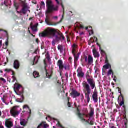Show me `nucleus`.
I'll use <instances>...</instances> for the list:
<instances>
[{
    "label": "nucleus",
    "mask_w": 128,
    "mask_h": 128,
    "mask_svg": "<svg viewBox=\"0 0 128 128\" xmlns=\"http://www.w3.org/2000/svg\"><path fill=\"white\" fill-rule=\"evenodd\" d=\"M86 78L88 84L86 82H84V83L83 84V86L87 102L88 104L90 102V96L92 92V90H94V88L96 89V82H94V79L90 78V72H88L86 74Z\"/></svg>",
    "instance_id": "obj_1"
},
{
    "label": "nucleus",
    "mask_w": 128,
    "mask_h": 128,
    "mask_svg": "<svg viewBox=\"0 0 128 128\" xmlns=\"http://www.w3.org/2000/svg\"><path fill=\"white\" fill-rule=\"evenodd\" d=\"M58 31L54 28H48L46 30L40 33L39 36L40 38H46L48 36H56V34Z\"/></svg>",
    "instance_id": "obj_2"
},
{
    "label": "nucleus",
    "mask_w": 128,
    "mask_h": 128,
    "mask_svg": "<svg viewBox=\"0 0 128 128\" xmlns=\"http://www.w3.org/2000/svg\"><path fill=\"white\" fill-rule=\"evenodd\" d=\"M77 113L76 114L78 116L79 118L82 122V120H86V119L84 118V116H86V118H92L94 116V110L93 108L90 109V113L88 114H82L80 113V110L78 108H77Z\"/></svg>",
    "instance_id": "obj_3"
},
{
    "label": "nucleus",
    "mask_w": 128,
    "mask_h": 128,
    "mask_svg": "<svg viewBox=\"0 0 128 128\" xmlns=\"http://www.w3.org/2000/svg\"><path fill=\"white\" fill-rule=\"evenodd\" d=\"M46 4L47 6V14H50L53 12H58V6H56L54 7L52 4V1L51 0H47Z\"/></svg>",
    "instance_id": "obj_4"
},
{
    "label": "nucleus",
    "mask_w": 128,
    "mask_h": 128,
    "mask_svg": "<svg viewBox=\"0 0 128 128\" xmlns=\"http://www.w3.org/2000/svg\"><path fill=\"white\" fill-rule=\"evenodd\" d=\"M21 2V4L22 6V12L23 14H28V12H30V7H28V5L26 3V1H22V0H20Z\"/></svg>",
    "instance_id": "obj_5"
},
{
    "label": "nucleus",
    "mask_w": 128,
    "mask_h": 128,
    "mask_svg": "<svg viewBox=\"0 0 128 128\" xmlns=\"http://www.w3.org/2000/svg\"><path fill=\"white\" fill-rule=\"evenodd\" d=\"M61 6L63 8V15L62 16V18L60 20V21L58 22V23H55L54 24H52V23L50 22V18H48V17L47 16L45 20V22H46V24H48V26H56V24H60V22H62V20H64V4H61Z\"/></svg>",
    "instance_id": "obj_6"
},
{
    "label": "nucleus",
    "mask_w": 128,
    "mask_h": 128,
    "mask_svg": "<svg viewBox=\"0 0 128 128\" xmlns=\"http://www.w3.org/2000/svg\"><path fill=\"white\" fill-rule=\"evenodd\" d=\"M120 95L119 96V98L118 100H120V98H121V102L120 104V106H123V108L124 110V112H125V114L126 113V106L124 105V95L122 94V91H120Z\"/></svg>",
    "instance_id": "obj_7"
},
{
    "label": "nucleus",
    "mask_w": 128,
    "mask_h": 128,
    "mask_svg": "<svg viewBox=\"0 0 128 128\" xmlns=\"http://www.w3.org/2000/svg\"><path fill=\"white\" fill-rule=\"evenodd\" d=\"M10 112L12 116H14V118H16V116H18V114H20V112H18V111L16 109V106H14V107H13L11 109Z\"/></svg>",
    "instance_id": "obj_8"
},
{
    "label": "nucleus",
    "mask_w": 128,
    "mask_h": 128,
    "mask_svg": "<svg viewBox=\"0 0 128 128\" xmlns=\"http://www.w3.org/2000/svg\"><path fill=\"white\" fill-rule=\"evenodd\" d=\"M0 32H5V36L7 38V40L5 42V44L6 46V48H3L4 50H6L8 46V40H10V38L8 36V31L4 30L2 29H0Z\"/></svg>",
    "instance_id": "obj_9"
},
{
    "label": "nucleus",
    "mask_w": 128,
    "mask_h": 128,
    "mask_svg": "<svg viewBox=\"0 0 128 128\" xmlns=\"http://www.w3.org/2000/svg\"><path fill=\"white\" fill-rule=\"evenodd\" d=\"M84 58L86 62H88V64H92L94 62V58L90 55L88 56H88H84Z\"/></svg>",
    "instance_id": "obj_10"
},
{
    "label": "nucleus",
    "mask_w": 128,
    "mask_h": 128,
    "mask_svg": "<svg viewBox=\"0 0 128 128\" xmlns=\"http://www.w3.org/2000/svg\"><path fill=\"white\" fill-rule=\"evenodd\" d=\"M70 96H71L72 98H76L80 96V93H79L76 90L72 89Z\"/></svg>",
    "instance_id": "obj_11"
},
{
    "label": "nucleus",
    "mask_w": 128,
    "mask_h": 128,
    "mask_svg": "<svg viewBox=\"0 0 128 128\" xmlns=\"http://www.w3.org/2000/svg\"><path fill=\"white\" fill-rule=\"evenodd\" d=\"M98 92H96V90H94L92 94V98L94 102L96 103L98 102Z\"/></svg>",
    "instance_id": "obj_12"
},
{
    "label": "nucleus",
    "mask_w": 128,
    "mask_h": 128,
    "mask_svg": "<svg viewBox=\"0 0 128 128\" xmlns=\"http://www.w3.org/2000/svg\"><path fill=\"white\" fill-rule=\"evenodd\" d=\"M5 126L7 128H12L14 126V122L10 120H6L5 122Z\"/></svg>",
    "instance_id": "obj_13"
},
{
    "label": "nucleus",
    "mask_w": 128,
    "mask_h": 128,
    "mask_svg": "<svg viewBox=\"0 0 128 128\" xmlns=\"http://www.w3.org/2000/svg\"><path fill=\"white\" fill-rule=\"evenodd\" d=\"M28 120L25 119H20V124L21 126H26L28 125Z\"/></svg>",
    "instance_id": "obj_14"
},
{
    "label": "nucleus",
    "mask_w": 128,
    "mask_h": 128,
    "mask_svg": "<svg viewBox=\"0 0 128 128\" xmlns=\"http://www.w3.org/2000/svg\"><path fill=\"white\" fill-rule=\"evenodd\" d=\"M14 68L16 70H18L20 68V61L18 60H15L14 64Z\"/></svg>",
    "instance_id": "obj_15"
},
{
    "label": "nucleus",
    "mask_w": 128,
    "mask_h": 128,
    "mask_svg": "<svg viewBox=\"0 0 128 128\" xmlns=\"http://www.w3.org/2000/svg\"><path fill=\"white\" fill-rule=\"evenodd\" d=\"M49 126H50L46 124V122H42L40 124L37 128H48Z\"/></svg>",
    "instance_id": "obj_16"
},
{
    "label": "nucleus",
    "mask_w": 128,
    "mask_h": 128,
    "mask_svg": "<svg viewBox=\"0 0 128 128\" xmlns=\"http://www.w3.org/2000/svg\"><path fill=\"white\" fill-rule=\"evenodd\" d=\"M76 48H78V46L76 44H74L72 46V54L74 56L76 54Z\"/></svg>",
    "instance_id": "obj_17"
},
{
    "label": "nucleus",
    "mask_w": 128,
    "mask_h": 128,
    "mask_svg": "<svg viewBox=\"0 0 128 128\" xmlns=\"http://www.w3.org/2000/svg\"><path fill=\"white\" fill-rule=\"evenodd\" d=\"M93 55L95 58H100V53L96 49L93 50Z\"/></svg>",
    "instance_id": "obj_18"
},
{
    "label": "nucleus",
    "mask_w": 128,
    "mask_h": 128,
    "mask_svg": "<svg viewBox=\"0 0 128 128\" xmlns=\"http://www.w3.org/2000/svg\"><path fill=\"white\" fill-rule=\"evenodd\" d=\"M78 72V78H82L83 76H84V73L82 70H80V72H78V70H77Z\"/></svg>",
    "instance_id": "obj_19"
},
{
    "label": "nucleus",
    "mask_w": 128,
    "mask_h": 128,
    "mask_svg": "<svg viewBox=\"0 0 128 128\" xmlns=\"http://www.w3.org/2000/svg\"><path fill=\"white\" fill-rule=\"evenodd\" d=\"M32 24H31V28L33 32H38V26H32Z\"/></svg>",
    "instance_id": "obj_20"
},
{
    "label": "nucleus",
    "mask_w": 128,
    "mask_h": 128,
    "mask_svg": "<svg viewBox=\"0 0 128 128\" xmlns=\"http://www.w3.org/2000/svg\"><path fill=\"white\" fill-rule=\"evenodd\" d=\"M104 68H106V70H108V68H112V66L110 64L107 63L106 65L104 66Z\"/></svg>",
    "instance_id": "obj_21"
},
{
    "label": "nucleus",
    "mask_w": 128,
    "mask_h": 128,
    "mask_svg": "<svg viewBox=\"0 0 128 128\" xmlns=\"http://www.w3.org/2000/svg\"><path fill=\"white\" fill-rule=\"evenodd\" d=\"M57 34L58 36L60 38V40L62 39L63 40H64V34L61 32H58Z\"/></svg>",
    "instance_id": "obj_22"
},
{
    "label": "nucleus",
    "mask_w": 128,
    "mask_h": 128,
    "mask_svg": "<svg viewBox=\"0 0 128 128\" xmlns=\"http://www.w3.org/2000/svg\"><path fill=\"white\" fill-rule=\"evenodd\" d=\"M58 50L60 51L61 54L64 52V47L62 45H58Z\"/></svg>",
    "instance_id": "obj_23"
},
{
    "label": "nucleus",
    "mask_w": 128,
    "mask_h": 128,
    "mask_svg": "<svg viewBox=\"0 0 128 128\" xmlns=\"http://www.w3.org/2000/svg\"><path fill=\"white\" fill-rule=\"evenodd\" d=\"M28 108V110H29V114L30 116V114H32V110H30V106H28V105H24V106H23V108L24 110V108Z\"/></svg>",
    "instance_id": "obj_24"
},
{
    "label": "nucleus",
    "mask_w": 128,
    "mask_h": 128,
    "mask_svg": "<svg viewBox=\"0 0 128 128\" xmlns=\"http://www.w3.org/2000/svg\"><path fill=\"white\" fill-rule=\"evenodd\" d=\"M14 6L16 10H18V8H20V4H18V3L14 2Z\"/></svg>",
    "instance_id": "obj_25"
},
{
    "label": "nucleus",
    "mask_w": 128,
    "mask_h": 128,
    "mask_svg": "<svg viewBox=\"0 0 128 128\" xmlns=\"http://www.w3.org/2000/svg\"><path fill=\"white\" fill-rule=\"evenodd\" d=\"M114 74V71H112V68H110V70H109V71L108 72V74H107V76H112Z\"/></svg>",
    "instance_id": "obj_26"
},
{
    "label": "nucleus",
    "mask_w": 128,
    "mask_h": 128,
    "mask_svg": "<svg viewBox=\"0 0 128 128\" xmlns=\"http://www.w3.org/2000/svg\"><path fill=\"white\" fill-rule=\"evenodd\" d=\"M34 78H38V76H40V74L37 72H34Z\"/></svg>",
    "instance_id": "obj_27"
},
{
    "label": "nucleus",
    "mask_w": 128,
    "mask_h": 128,
    "mask_svg": "<svg viewBox=\"0 0 128 128\" xmlns=\"http://www.w3.org/2000/svg\"><path fill=\"white\" fill-rule=\"evenodd\" d=\"M21 86H22L16 84H15V86H14V88L16 90H20V88Z\"/></svg>",
    "instance_id": "obj_28"
},
{
    "label": "nucleus",
    "mask_w": 128,
    "mask_h": 128,
    "mask_svg": "<svg viewBox=\"0 0 128 128\" xmlns=\"http://www.w3.org/2000/svg\"><path fill=\"white\" fill-rule=\"evenodd\" d=\"M46 70V76L48 78H51L52 76V75H50V74L48 72V70H46V68H45Z\"/></svg>",
    "instance_id": "obj_29"
},
{
    "label": "nucleus",
    "mask_w": 128,
    "mask_h": 128,
    "mask_svg": "<svg viewBox=\"0 0 128 128\" xmlns=\"http://www.w3.org/2000/svg\"><path fill=\"white\" fill-rule=\"evenodd\" d=\"M74 62H76L78 60V58L80 57H78V56H76V54H74Z\"/></svg>",
    "instance_id": "obj_30"
},
{
    "label": "nucleus",
    "mask_w": 128,
    "mask_h": 128,
    "mask_svg": "<svg viewBox=\"0 0 128 128\" xmlns=\"http://www.w3.org/2000/svg\"><path fill=\"white\" fill-rule=\"evenodd\" d=\"M40 8H46V4H44V2H42L41 4H40Z\"/></svg>",
    "instance_id": "obj_31"
},
{
    "label": "nucleus",
    "mask_w": 128,
    "mask_h": 128,
    "mask_svg": "<svg viewBox=\"0 0 128 128\" xmlns=\"http://www.w3.org/2000/svg\"><path fill=\"white\" fill-rule=\"evenodd\" d=\"M62 64H64V62H62V60H58V66H62Z\"/></svg>",
    "instance_id": "obj_32"
},
{
    "label": "nucleus",
    "mask_w": 128,
    "mask_h": 128,
    "mask_svg": "<svg viewBox=\"0 0 128 128\" xmlns=\"http://www.w3.org/2000/svg\"><path fill=\"white\" fill-rule=\"evenodd\" d=\"M64 64H62L59 66L60 70H64Z\"/></svg>",
    "instance_id": "obj_33"
},
{
    "label": "nucleus",
    "mask_w": 128,
    "mask_h": 128,
    "mask_svg": "<svg viewBox=\"0 0 128 128\" xmlns=\"http://www.w3.org/2000/svg\"><path fill=\"white\" fill-rule=\"evenodd\" d=\"M124 120H125V122H124V125L126 126V128H128V118H126V117H124Z\"/></svg>",
    "instance_id": "obj_34"
},
{
    "label": "nucleus",
    "mask_w": 128,
    "mask_h": 128,
    "mask_svg": "<svg viewBox=\"0 0 128 128\" xmlns=\"http://www.w3.org/2000/svg\"><path fill=\"white\" fill-rule=\"evenodd\" d=\"M56 126L58 128H64V126H62V125L60 124V121H58V123L56 124Z\"/></svg>",
    "instance_id": "obj_35"
},
{
    "label": "nucleus",
    "mask_w": 128,
    "mask_h": 128,
    "mask_svg": "<svg viewBox=\"0 0 128 128\" xmlns=\"http://www.w3.org/2000/svg\"><path fill=\"white\" fill-rule=\"evenodd\" d=\"M112 78H113V80H114V82H116V76L114 75V74H112Z\"/></svg>",
    "instance_id": "obj_36"
},
{
    "label": "nucleus",
    "mask_w": 128,
    "mask_h": 128,
    "mask_svg": "<svg viewBox=\"0 0 128 128\" xmlns=\"http://www.w3.org/2000/svg\"><path fill=\"white\" fill-rule=\"evenodd\" d=\"M100 50L102 54H104L106 56H108V54H106V52H104V50H102V48H101V50Z\"/></svg>",
    "instance_id": "obj_37"
},
{
    "label": "nucleus",
    "mask_w": 128,
    "mask_h": 128,
    "mask_svg": "<svg viewBox=\"0 0 128 128\" xmlns=\"http://www.w3.org/2000/svg\"><path fill=\"white\" fill-rule=\"evenodd\" d=\"M68 108H72V104H70V98H68Z\"/></svg>",
    "instance_id": "obj_38"
},
{
    "label": "nucleus",
    "mask_w": 128,
    "mask_h": 128,
    "mask_svg": "<svg viewBox=\"0 0 128 128\" xmlns=\"http://www.w3.org/2000/svg\"><path fill=\"white\" fill-rule=\"evenodd\" d=\"M56 42H60L61 40L60 38L58 36H56Z\"/></svg>",
    "instance_id": "obj_39"
},
{
    "label": "nucleus",
    "mask_w": 128,
    "mask_h": 128,
    "mask_svg": "<svg viewBox=\"0 0 128 128\" xmlns=\"http://www.w3.org/2000/svg\"><path fill=\"white\" fill-rule=\"evenodd\" d=\"M4 72H12V69H6Z\"/></svg>",
    "instance_id": "obj_40"
},
{
    "label": "nucleus",
    "mask_w": 128,
    "mask_h": 128,
    "mask_svg": "<svg viewBox=\"0 0 128 128\" xmlns=\"http://www.w3.org/2000/svg\"><path fill=\"white\" fill-rule=\"evenodd\" d=\"M0 80H2V82H3L4 84H6V79L4 78H0Z\"/></svg>",
    "instance_id": "obj_41"
},
{
    "label": "nucleus",
    "mask_w": 128,
    "mask_h": 128,
    "mask_svg": "<svg viewBox=\"0 0 128 128\" xmlns=\"http://www.w3.org/2000/svg\"><path fill=\"white\" fill-rule=\"evenodd\" d=\"M105 58H106V64H108V56H106Z\"/></svg>",
    "instance_id": "obj_42"
},
{
    "label": "nucleus",
    "mask_w": 128,
    "mask_h": 128,
    "mask_svg": "<svg viewBox=\"0 0 128 128\" xmlns=\"http://www.w3.org/2000/svg\"><path fill=\"white\" fill-rule=\"evenodd\" d=\"M46 59L48 60V62H50V55L46 56Z\"/></svg>",
    "instance_id": "obj_43"
},
{
    "label": "nucleus",
    "mask_w": 128,
    "mask_h": 128,
    "mask_svg": "<svg viewBox=\"0 0 128 128\" xmlns=\"http://www.w3.org/2000/svg\"><path fill=\"white\" fill-rule=\"evenodd\" d=\"M89 124H90V126H94V121L91 120L90 122H89Z\"/></svg>",
    "instance_id": "obj_44"
},
{
    "label": "nucleus",
    "mask_w": 128,
    "mask_h": 128,
    "mask_svg": "<svg viewBox=\"0 0 128 128\" xmlns=\"http://www.w3.org/2000/svg\"><path fill=\"white\" fill-rule=\"evenodd\" d=\"M2 101L3 102H4V104H6V106L8 105V104H6V100H4V98H2Z\"/></svg>",
    "instance_id": "obj_45"
},
{
    "label": "nucleus",
    "mask_w": 128,
    "mask_h": 128,
    "mask_svg": "<svg viewBox=\"0 0 128 128\" xmlns=\"http://www.w3.org/2000/svg\"><path fill=\"white\" fill-rule=\"evenodd\" d=\"M12 78L13 79V82H16V78L15 76H12Z\"/></svg>",
    "instance_id": "obj_46"
},
{
    "label": "nucleus",
    "mask_w": 128,
    "mask_h": 128,
    "mask_svg": "<svg viewBox=\"0 0 128 128\" xmlns=\"http://www.w3.org/2000/svg\"><path fill=\"white\" fill-rule=\"evenodd\" d=\"M64 68H65L66 70H69L68 67L66 66H64Z\"/></svg>",
    "instance_id": "obj_47"
},
{
    "label": "nucleus",
    "mask_w": 128,
    "mask_h": 128,
    "mask_svg": "<svg viewBox=\"0 0 128 128\" xmlns=\"http://www.w3.org/2000/svg\"><path fill=\"white\" fill-rule=\"evenodd\" d=\"M79 28H84V26L82 24H80Z\"/></svg>",
    "instance_id": "obj_48"
},
{
    "label": "nucleus",
    "mask_w": 128,
    "mask_h": 128,
    "mask_svg": "<svg viewBox=\"0 0 128 128\" xmlns=\"http://www.w3.org/2000/svg\"><path fill=\"white\" fill-rule=\"evenodd\" d=\"M82 122H88V124L90 123V119H88V120H82Z\"/></svg>",
    "instance_id": "obj_49"
},
{
    "label": "nucleus",
    "mask_w": 128,
    "mask_h": 128,
    "mask_svg": "<svg viewBox=\"0 0 128 128\" xmlns=\"http://www.w3.org/2000/svg\"><path fill=\"white\" fill-rule=\"evenodd\" d=\"M52 45L53 46H56V41H52Z\"/></svg>",
    "instance_id": "obj_50"
},
{
    "label": "nucleus",
    "mask_w": 128,
    "mask_h": 128,
    "mask_svg": "<svg viewBox=\"0 0 128 128\" xmlns=\"http://www.w3.org/2000/svg\"><path fill=\"white\" fill-rule=\"evenodd\" d=\"M97 45L98 46H99L100 50H102V47L100 46V44L98 43Z\"/></svg>",
    "instance_id": "obj_51"
},
{
    "label": "nucleus",
    "mask_w": 128,
    "mask_h": 128,
    "mask_svg": "<svg viewBox=\"0 0 128 128\" xmlns=\"http://www.w3.org/2000/svg\"><path fill=\"white\" fill-rule=\"evenodd\" d=\"M2 46V41H0V48H1Z\"/></svg>",
    "instance_id": "obj_52"
},
{
    "label": "nucleus",
    "mask_w": 128,
    "mask_h": 128,
    "mask_svg": "<svg viewBox=\"0 0 128 128\" xmlns=\"http://www.w3.org/2000/svg\"><path fill=\"white\" fill-rule=\"evenodd\" d=\"M67 78H68V73L65 74Z\"/></svg>",
    "instance_id": "obj_53"
},
{
    "label": "nucleus",
    "mask_w": 128,
    "mask_h": 128,
    "mask_svg": "<svg viewBox=\"0 0 128 128\" xmlns=\"http://www.w3.org/2000/svg\"><path fill=\"white\" fill-rule=\"evenodd\" d=\"M36 42L37 44H38V42H40V40H38V38L36 39Z\"/></svg>",
    "instance_id": "obj_54"
},
{
    "label": "nucleus",
    "mask_w": 128,
    "mask_h": 128,
    "mask_svg": "<svg viewBox=\"0 0 128 128\" xmlns=\"http://www.w3.org/2000/svg\"><path fill=\"white\" fill-rule=\"evenodd\" d=\"M94 40H95L96 42H98V38L96 37H94Z\"/></svg>",
    "instance_id": "obj_55"
},
{
    "label": "nucleus",
    "mask_w": 128,
    "mask_h": 128,
    "mask_svg": "<svg viewBox=\"0 0 128 128\" xmlns=\"http://www.w3.org/2000/svg\"><path fill=\"white\" fill-rule=\"evenodd\" d=\"M68 60H69V62H71L72 60V57H70Z\"/></svg>",
    "instance_id": "obj_56"
},
{
    "label": "nucleus",
    "mask_w": 128,
    "mask_h": 128,
    "mask_svg": "<svg viewBox=\"0 0 128 128\" xmlns=\"http://www.w3.org/2000/svg\"><path fill=\"white\" fill-rule=\"evenodd\" d=\"M56 2L58 4H60V2L58 1V0H55Z\"/></svg>",
    "instance_id": "obj_57"
},
{
    "label": "nucleus",
    "mask_w": 128,
    "mask_h": 128,
    "mask_svg": "<svg viewBox=\"0 0 128 128\" xmlns=\"http://www.w3.org/2000/svg\"><path fill=\"white\" fill-rule=\"evenodd\" d=\"M74 106H75V108H76V109L78 108V106L76 105V103H74Z\"/></svg>",
    "instance_id": "obj_58"
},
{
    "label": "nucleus",
    "mask_w": 128,
    "mask_h": 128,
    "mask_svg": "<svg viewBox=\"0 0 128 128\" xmlns=\"http://www.w3.org/2000/svg\"><path fill=\"white\" fill-rule=\"evenodd\" d=\"M12 76H16V74L14 73V72H12Z\"/></svg>",
    "instance_id": "obj_59"
},
{
    "label": "nucleus",
    "mask_w": 128,
    "mask_h": 128,
    "mask_svg": "<svg viewBox=\"0 0 128 128\" xmlns=\"http://www.w3.org/2000/svg\"><path fill=\"white\" fill-rule=\"evenodd\" d=\"M0 128H4V126H2V124H0Z\"/></svg>",
    "instance_id": "obj_60"
},
{
    "label": "nucleus",
    "mask_w": 128,
    "mask_h": 128,
    "mask_svg": "<svg viewBox=\"0 0 128 128\" xmlns=\"http://www.w3.org/2000/svg\"><path fill=\"white\" fill-rule=\"evenodd\" d=\"M17 12L18 14H22V10H21L20 12L17 11Z\"/></svg>",
    "instance_id": "obj_61"
},
{
    "label": "nucleus",
    "mask_w": 128,
    "mask_h": 128,
    "mask_svg": "<svg viewBox=\"0 0 128 128\" xmlns=\"http://www.w3.org/2000/svg\"><path fill=\"white\" fill-rule=\"evenodd\" d=\"M41 48H42V50H44V46H42Z\"/></svg>",
    "instance_id": "obj_62"
},
{
    "label": "nucleus",
    "mask_w": 128,
    "mask_h": 128,
    "mask_svg": "<svg viewBox=\"0 0 128 128\" xmlns=\"http://www.w3.org/2000/svg\"><path fill=\"white\" fill-rule=\"evenodd\" d=\"M35 62H36V57L34 58V64Z\"/></svg>",
    "instance_id": "obj_63"
},
{
    "label": "nucleus",
    "mask_w": 128,
    "mask_h": 128,
    "mask_svg": "<svg viewBox=\"0 0 128 128\" xmlns=\"http://www.w3.org/2000/svg\"><path fill=\"white\" fill-rule=\"evenodd\" d=\"M68 93H66V96L67 98H68Z\"/></svg>",
    "instance_id": "obj_64"
}]
</instances>
